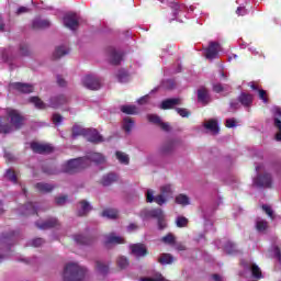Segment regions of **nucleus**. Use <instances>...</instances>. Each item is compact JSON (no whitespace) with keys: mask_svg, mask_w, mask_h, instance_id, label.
Wrapping results in <instances>:
<instances>
[{"mask_svg":"<svg viewBox=\"0 0 281 281\" xmlns=\"http://www.w3.org/2000/svg\"><path fill=\"white\" fill-rule=\"evenodd\" d=\"M87 212H91V204L87 201H81L80 202V211H79V216H85Z\"/></svg>","mask_w":281,"mask_h":281,"instance_id":"obj_38","label":"nucleus"},{"mask_svg":"<svg viewBox=\"0 0 281 281\" xmlns=\"http://www.w3.org/2000/svg\"><path fill=\"white\" fill-rule=\"evenodd\" d=\"M4 157H5V159H8V161H14V156L10 153H5Z\"/></svg>","mask_w":281,"mask_h":281,"instance_id":"obj_62","label":"nucleus"},{"mask_svg":"<svg viewBox=\"0 0 281 281\" xmlns=\"http://www.w3.org/2000/svg\"><path fill=\"white\" fill-rule=\"evenodd\" d=\"M198 100L202 102V104H207V102H210V94L207 93V89L200 88L198 90Z\"/></svg>","mask_w":281,"mask_h":281,"instance_id":"obj_24","label":"nucleus"},{"mask_svg":"<svg viewBox=\"0 0 281 281\" xmlns=\"http://www.w3.org/2000/svg\"><path fill=\"white\" fill-rule=\"evenodd\" d=\"M260 168L262 167H256L257 178L252 180L254 186H256L257 188H271V175L265 173L263 176H260Z\"/></svg>","mask_w":281,"mask_h":281,"instance_id":"obj_6","label":"nucleus"},{"mask_svg":"<svg viewBox=\"0 0 281 281\" xmlns=\"http://www.w3.org/2000/svg\"><path fill=\"white\" fill-rule=\"evenodd\" d=\"M204 128H206V131H210L212 135H218V132L221 131L217 120L207 121L206 123H204Z\"/></svg>","mask_w":281,"mask_h":281,"instance_id":"obj_21","label":"nucleus"},{"mask_svg":"<svg viewBox=\"0 0 281 281\" xmlns=\"http://www.w3.org/2000/svg\"><path fill=\"white\" fill-rule=\"evenodd\" d=\"M97 271L104 276L105 273H109V266L104 265L102 261H97Z\"/></svg>","mask_w":281,"mask_h":281,"instance_id":"obj_42","label":"nucleus"},{"mask_svg":"<svg viewBox=\"0 0 281 281\" xmlns=\"http://www.w3.org/2000/svg\"><path fill=\"white\" fill-rule=\"evenodd\" d=\"M216 246L218 247V249L223 247L226 254H236V245L232 241H226L225 245H221V240H218L216 241Z\"/></svg>","mask_w":281,"mask_h":281,"instance_id":"obj_23","label":"nucleus"},{"mask_svg":"<svg viewBox=\"0 0 281 281\" xmlns=\"http://www.w3.org/2000/svg\"><path fill=\"white\" fill-rule=\"evenodd\" d=\"M29 54V49H27V45L23 44L20 46V56H27Z\"/></svg>","mask_w":281,"mask_h":281,"instance_id":"obj_53","label":"nucleus"},{"mask_svg":"<svg viewBox=\"0 0 281 281\" xmlns=\"http://www.w3.org/2000/svg\"><path fill=\"white\" fill-rule=\"evenodd\" d=\"M176 111L180 117H189L190 116V111H188V109L178 108V109H176Z\"/></svg>","mask_w":281,"mask_h":281,"instance_id":"obj_50","label":"nucleus"},{"mask_svg":"<svg viewBox=\"0 0 281 281\" xmlns=\"http://www.w3.org/2000/svg\"><path fill=\"white\" fill-rule=\"evenodd\" d=\"M213 90L215 93H221V91H223V86L221 83L214 85Z\"/></svg>","mask_w":281,"mask_h":281,"instance_id":"obj_61","label":"nucleus"},{"mask_svg":"<svg viewBox=\"0 0 281 281\" xmlns=\"http://www.w3.org/2000/svg\"><path fill=\"white\" fill-rule=\"evenodd\" d=\"M85 168H89V162H86L83 158H75L64 164L63 172H78V170H85Z\"/></svg>","mask_w":281,"mask_h":281,"instance_id":"obj_4","label":"nucleus"},{"mask_svg":"<svg viewBox=\"0 0 281 281\" xmlns=\"http://www.w3.org/2000/svg\"><path fill=\"white\" fill-rule=\"evenodd\" d=\"M142 216H144V218H157L159 229H166V227H168V224L166 223V215L161 209L143 211Z\"/></svg>","mask_w":281,"mask_h":281,"instance_id":"obj_3","label":"nucleus"},{"mask_svg":"<svg viewBox=\"0 0 281 281\" xmlns=\"http://www.w3.org/2000/svg\"><path fill=\"white\" fill-rule=\"evenodd\" d=\"M138 226L135 223H132L127 226V232H137Z\"/></svg>","mask_w":281,"mask_h":281,"instance_id":"obj_59","label":"nucleus"},{"mask_svg":"<svg viewBox=\"0 0 281 281\" xmlns=\"http://www.w3.org/2000/svg\"><path fill=\"white\" fill-rule=\"evenodd\" d=\"M271 111L274 116V126L279 131L276 135V139L277 142H281V109L279 106H273Z\"/></svg>","mask_w":281,"mask_h":281,"instance_id":"obj_10","label":"nucleus"},{"mask_svg":"<svg viewBox=\"0 0 281 281\" xmlns=\"http://www.w3.org/2000/svg\"><path fill=\"white\" fill-rule=\"evenodd\" d=\"M177 227H186L188 225V218L183 216H178L176 220Z\"/></svg>","mask_w":281,"mask_h":281,"instance_id":"obj_48","label":"nucleus"},{"mask_svg":"<svg viewBox=\"0 0 281 281\" xmlns=\"http://www.w3.org/2000/svg\"><path fill=\"white\" fill-rule=\"evenodd\" d=\"M134 126H135V122H133L131 117H125L123 120V130L125 131V133H131Z\"/></svg>","mask_w":281,"mask_h":281,"instance_id":"obj_31","label":"nucleus"},{"mask_svg":"<svg viewBox=\"0 0 281 281\" xmlns=\"http://www.w3.org/2000/svg\"><path fill=\"white\" fill-rule=\"evenodd\" d=\"M124 244V239L115 233H111L110 235H105L104 245L109 247V245H122Z\"/></svg>","mask_w":281,"mask_h":281,"instance_id":"obj_16","label":"nucleus"},{"mask_svg":"<svg viewBox=\"0 0 281 281\" xmlns=\"http://www.w3.org/2000/svg\"><path fill=\"white\" fill-rule=\"evenodd\" d=\"M65 117H63V115L55 113L52 116V122L53 124H55V126H60V124H63Z\"/></svg>","mask_w":281,"mask_h":281,"instance_id":"obj_45","label":"nucleus"},{"mask_svg":"<svg viewBox=\"0 0 281 281\" xmlns=\"http://www.w3.org/2000/svg\"><path fill=\"white\" fill-rule=\"evenodd\" d=\"M176 203L178 205H190V198H188V195L186 194H179L176 196Z\"/></svg>","mask_w":281,"mask_h":281,"instance_id":"obj_35","label":"nucleus"},{"mask_svg":"<svg viewBox=\"0 0 281 281\" xmlns=\"http://www.w3.org/2000/svg\"><path fill=\"white\" fill-rule=\"evenodd\" d=\"M9 89H15L16 91H20L21 93H32V91H34V86H32L30 83L15 82V83H11L9 86Z\"/></svg>","mask_w":281,"mask_h":281,"instance_id":"obj_13","label":"nucleus"},{"mask_svg":"<svg viewBox=\"0 0 281 281\" xmlns=\"http://www.w3.org/2000/svg\"><path fill=\"white\" fill-rule=\"evenodd\" d=\"M122 113H126V115H137L139 110L135 105H122L121 106Z\"/></svg>","mask_w":281,"mask_h":281,"instance_id":"obj_29","label":"nucleus"},{"mask_svg":"<svg viewBox=\"0 0 281 281\" xmlns=\"http://www.w3.org/2000/svg\"><path fill=\"white\" fill-rule=\"evenodd\" d=\"M131 251L136 258H142L146 256V246L144 244H134L131 246Z\"/></svg>","mask_w":281,"mask_h":281,"instance_id":"obj_20","label":"nucleus"},{"mask_svg":"<svg viewBox=\"0 0 281 281\" xmlns=\"http://www.w3.org/2000/svg\"><path fill=\"white\" fill-rule=\"evenodd\" d=\"M69 54V48L67 45L57 46L53 56L54 58H63V56H67Z\"/></svg>","mask_w":281,"mask_h":281,"instance_id":"obj_25","label":"nucleus"},{"mask_svg":"<svg viewBox=\"0 0 281 281\" xmlns=\"http://www.w3.org/2000/svg\"><path fill=\"white\" fill-rule=\"evenodd\" d=\"M50 22L48 20H43L41 18H37L33 21V27L35 30H41L43 27H49Z\"/></svg>","mask_w":281,"mask_h":281,"instance_id":"obj_28","label":"nucleus"},{"mask_svg":"<svg viewBox=\"0 0 281 281\" xmlns=\"http://www.w3.org/2000/svg\"><path fill=\"white\" fill-rule=\"evenodd\" d=\"M57 82H58L59 87H65V79L57 77Z\"/></svg>","mask_w":281,"mask_h":281,"instance_id":"obj_63","label":"nucleus"},{"mask_svg":"<svg viewBox=\"0 0 281 281\" xmlns=\"http://www.w3.org/2000/svg\"><path fill=\"white\" fill-rule=\"evenodd\" d=\"M24 211L22 214L27 215V214H36L38 212V206L36 204L30 202L25 206H23Z\"/></svg>","mask_w":281,"mask_h":281,"instance_id":"obj_30","label":"nucleus"},{"mask_svg":"<svg viewBox=\"0 0 281 281\" xmlns=\"http://www.w3.org/2000/svg\"><path fill=\"white\" fill-rule=\"evenodd\" d=\"M85 133V137L88 139V142H91L92 144H100V142H102V136H100L97 130L88 128Z\"/></svg>","mask_w":281,"mask_h":281,"instance_id":"obj_15","label":"nucleus"},{"mask_svg":"<svg viewBox=\"0 0 281 281\" xmlns=\"http://www.w3.org/2000/svg\"><path fill=\"white\" fill-rule=\"evenodd\" d=\"M88 131V128H83L82 126L79 125H75L72 127V137H80V135H82V137H85L86 132Z\"/></svg>","mask_w":281,"mask_h":281,"instance_id":"obj_33","label":"nucleus"},{"mask_svg":"<svg viewBox=\"0 0 281 281\" xmlns=\"http://www.w3.org/2000/svg\"><path fill=\"white\" fill-rule=\"evenodd\" d=\"M102 216L104 218H117V210H115V209H105L102 212Z\"/></svg>","mask_w":281,"mask_h":281,"instance_id":"obj_39","label":"nucleus"},{"mask_svg":"<svg viewBox=\"0 0 281 281\" xmlns=\"http://www.w3.org/2000/svg\"><path fill=\"white\" fill-rule=\"evenodd\" d=\"M85 162L88 164V166H91V164H94L95 166H102L105 164L106 158H104V155L101 153L90 151L87 154L86 157H82Z\"/></svg>","mask_w":281,"mask_h":281,"instance_id":"obj_8","label":"nucleus"},{"mask_svg":"<svg viewBox=\"0 0 281 281\" xmlns=\"http://www.w3.org/2000/svg\"><path fill=\"white\" fill-rule=\"evenodd\" d=\"M236 14H238V16H245V14H247V9H245V7H238Z\"/></svg>","mask_w":281,"mask_h":281,"instance_id":"obj_56","label":"nucleus"},{"mask_svg":"<svg viewBox=\"0 0 281 281\" xmlns=\"http://www.w3.org/2000/svg\"><path fill=\"white\" fill-rule=\"evenodd\" d=\"M221 49V44L217 42H210L209 46L204 48V57L207 60H215V58H218V53Z\"/></svg>","mask_w":281,"mask_h":281,"instance_id":"obj_7","label":"nucleus"},{"mask_svg":"<svg viewBox=\"0 0 281 281\" xmlns=\"http://www.w3.org/2000/svg\"><path fill=\"white\" fill-rule=\"evenodd\" d=\"M259 98H260V100H262V102H263L265 104H267V102H268V100H267V91H265V90H259Z\"/></svg>","mask_w":281,"mask_h":281,"instance_id":"obj_55","label":"nucleus"},{"mask_svg":"<svg viewBox=\"0 0 281 281\" xmlns=\"http://www.w3.org/2000/svg\"><path fill=\"white\" fill-rule=\"evenodd\" d=\"M36 189L40 192H52L54 190V187L49 183L40 182L36 184Z\"/></svg>","mask_w":281,"mask_h":281,"instance_id":"obj_40","label":"nucleus"},{"mask_svg":"<svg viewBox=\"0 0 281 281\" xmlns=\"http://www.w3.org/2000/svg\"><path fill=\"white\" fill-rule=\"evenodd\" d=\"M30 102L34 104L35 109H47V104H45L38 97H32Z\"/></svg>","mask_w":281,"mask_h":281,"instance_id":"obj_37","label":"nucleus"},{"mask_svg":"<svg viewBox=\"0 0 281 281\" xmlns=\"http://www.w3.org/2000/svg\"><path fill=\"white\" fill-rule=\"evenodd\" d=\"M239 102H241L243 106H251V102H254V95L243 92L239 95Z\"/></svg>","mask_w":281,"mask_h":281,"instance_id":"obj_27","label":"nucleus"},{"mask_svg":"<svg viewBox=\"0 0 281 281\" xmlns=\"http://www.w3.org/2000/svg\"><path fill=\"white\" fill-rule=\"evenodd\" d=\"M246 269H250L252 277L256 278L257 280H260L262 278V270H260V267L254 262L249 263H243Z\"/></svg>","mask_w":281,"mask_h":281,"instance_id":"obj_22","label":"nucleus"},{"mask_svg":"<svg viewBox=\"0 0 281 281\" xmlns=\"http://www.w3.org/2000/svg\"><path fill=\"white\" fill-rule=\"evenodd\" d=\"M12 58H14V50L11 47L1 49V63L12 65Z\"/></svg>","mask_w":281,"mask_h":281,"instance_id":"obj_19","label":"nucleus"},{"mask_svg":"<svg viewBox=\"0 0 281 281\" xmlns=\"http://www.w3.org/2000/svg\"><path fill=\"white\" fill-rule=\"evenodd\" d=\"M108 56H109V61L112 65H120V63H122V60H123L122 52H120L115 48H110L108 50Z\"/></svg>","mask_w":281,"mask_h":281,"instance_id":"obj_12","label":"nucleus"},{"mask_svg":"<svg viewBox=\"0 0 281 281\" xmlns=\"http://www.w3.org/2000/svg\"><path fill=\"white\" fill-rule=\"evenodd\" d=\"M64 25L72 32L78 30V25H80V16H78L76 13H67L64 16Z\"/></svg>","mask_w":281,"mask_h":281,"instance_id":"obj_9","label":"nucleus"},{"mask_svg":"<svg viewBox=\"0 0 281 281\" xmlns=\"http://www.w3.org/2000/svg\"><path fill=\"white\" fill-rule=\"evenodd\" d=\"M74 240L77 245H89V238L85 235H75Z\"/></svg>","mask_w":281,"mask_h":281,"instance_id":"obj_41","label":"nucleus"},{"mask_svg":"<svg viewBox=\"0 0 281 281\" xmlns=\"http://www.w3.org/2000/svg\"><path fill=\"white\" fill-rule=\"evenodd\" d=\"M116 159L120 161V164H128L130 161L128 155L122 151H116Z\"/></svg>","mask_w":281,"mask_h":281,"instance_id":"obj_44","label":"nucleus"},{"mask_svg":"<svg viewBox=\"0 0 281 281\" xmlns=\"http://www.w3.org/2000/svg\"><path fill=\"white\" fill-rule=\"evenodd\" d=\"M65 102H67V99L65 98V95L55 97L50 99L49 106L52 109H58L60 104H65Z\"/></svg>","mask_w":281,"mask_h":281,"instance_id":"obj_26","label":"nucleus"},{"mask_svg":"<svg viewBox=\"0 0 281 281\" xmlns=\"http://www.w3.org/2000/svg\"><path fill=\"white\" fill-rule=\"evenodd\" d=\"M161 240L165 245H175V235L169 233L167 236L162 237Z\"/></svg>","mask_w":281,"mask_h":281,"instance_id":"obj_49","label":"nucleus"},{"mask_svg":"<svg viewBox=\"0 0 281 281\" xmlns=\"http://www.w3.org/2000/svg\"><path fill=\"white\" fill-rule=\"evenodd\" d=\"M59 223L56 217L48 218L45 222H36L38 229H52V227H58Z\"/></svg>","mask_w":281,"mask_h":281,"instance_id":"obj_14","label":"nucleus"},{"mask_svg":"<svg viewBox=\"0 0 281 281\" xmlns=\"http://www.w3.org/2000/svg\"><path fill=\"white\" fill-rule=\"evenodd\" d=\"M119 82H128L131 80V75L126 70H119L116 74Z\"/></svg>","mask_w":281,"mask_h":281,"instance_id":"obj_36","label":"nucleus"},{"mask_svg":"<svg viewBox=\"0 0 281 281\" xmlns=\"http://www.w3.org/2000/svg\"><path fill=\"white\" fill-rule=\"evenodd\" d=\"M256 227L259 232H265V229H267L268 224L267 221L262 220V218H257L256 221Z\"/></svg>","mask_w":281,"mask_h":281,"instance_id":"obj_43","label":"nucleus"},{"mask_svg":"<svg viewBox=\"0 0 281 281\" xmlns=\"http://www.w3.org/2000/svg\"><path fill=\"white\" fill-rule=\"evenodd\" d=\"M31 148L34 153H38L40 155L52 153V150L54 149L52 145L42 143H32Z\"/></svg>","mask_w":281,"mask_h":281,"instance_id":"obj_11","label":"nucleus"},{"mask_svg":"<svg viewBox=\"0 0 281 281\" xmlns=\"http://www.w3.org/2000/svg\"><path fill=\"white\" fill-rule=\"evenodd\" d=\"M56 203L57 205H65V203H67V196L61 195L59 198H56Z\"/></svg>","mask_w":281,"mask_h":281,"instance_id":"obj_54","label":"nucleus"},{"mask_svg":"<svg viewBox=\"0 0 281 281\" xmlns=\"http://www.w3.org/2000/svg\"><path fill=\"white\" fill-rule=\"evenodd\" d=\"M262 210L270 218H273V210H271V206L265 204L262 205Z\"/></svg>","mask_w":281,"mask_h":281,"instance_id":"obj_52","label":"nucleus"},{"mask_svg":"<svg viewBox=\"0 0 281 281\" xmlns=\"http://www.w3.org/2000/svg\"><path fill=\"white\" fill-rule=\"evenodd\" d=\"M148 102H150V94H146V95H144L140 99L137 100V103L140 106H144V104H148Z\"/></svg>","mask_w":281,"mask_h":281,"instance_id":"obj_51","label":"nucleus"},{"mask_svg":"<svg viewBox=\"0 0 281 281\" xmlns=\"http://www.w3.org/2000/svg\"><path fill=\"white\" fill-rule=\"evenodd\" d=\"M172 198V186L165 184L160 188V194L155 196V191L151 189L146 192V201L147 203H157V205H164L168 203V199Z\"/></svg>","mask_w":281,"mask_h":281,"instance_id":"obj_1","label":"nucleus"},{"mask_svg":"<svg viewBox=\"0 0 281 281\" xmlns=\"http://www.w3.org/2000/svg\"><path fill=\"white\" fill-rule=\"evenodd\" d=\"M148 121L151 122L153 124H159L160 128L162 131H170V124L161 122V119L157 114H149Z\"/></svg>","mask_w":281,"mask_h":281,"instance_id":"obj_18","label":"nucleus"},{"mask_svg":"<svg viewBox=\"0 0 281 281\" xmlns=\"http://www.w3.org/2000/svg\"><path fill=\"white\" fill-rule=\"evenodd\" d=\"M115 181H117V176L115 173H109L102 179L103 186H111V183H115Z\"/></svg>","mask_w":281,"mask_h":281,"instance_id":"obj_32","label":"nucleus"},{"mask_svg":"<svg viewBox=\"0 0 281 281\" xmlns=\"http://www.w3.org/2000/svg\"><path fill=\"white\" fill-rule=\"evenodd\" d=\"M25 12H30V9H27V7H20L16 10V14H25Z\"/></svg>","mask_w":281,"mask_h":281,"instance_id":"obj_60","label":"nucleus"},{"mask_svg":"<svg viewBox=\"0 0 281 281\" xmlns=\"http://www.w3.org/2000/svg\"><path fill=\"white\" fill-rule=\"evenodd\" d=\"M43 243H44L43 238H36V239H33L32 245L33 247H41Z\"/></svg>","mask_w":281,"mask_h":281,"instance_id":"obj_58","label":"nucleus"},{"mask_svg":"<svg viewBox=\"0 0 281 281\" xmlns=\"http://www.w3.org/2000/svg\"><path fill=\"white\" fill-rule=\"evenodd\" d=\"M158 261L160 262V265H172V262L175 261V258L171 257L170 254H162Z\"/></svg>","mask_w":281,"mask_h":281,"instance_id":"obj_34","label":"nucleus"},{"mask_svg":"<svg viewBox=\"0 0 281 281\" xmlns=\"http://www.w3.org/2000/svg\"><path fill=\"white\" fill-rule=\"evenodd\" d=\"M179 104H181V99H179V98L167 99L161 102L160 109L166 111L168 109H175V106H179Z\"/></svg>","mask_w":281,"mask_h":281,"instance_id":"obj_17","label":"nucleus"},{"mask_svg":"<svg viewBox=\"0 0 281 281\" xmlns=\"http://www.w3.org/2000/svg\"><path fill=\"white\" fill-rule=\"evenodd\" d=\"M81 82L83 87L90 89V91H98V89L102 87V79L95 75H86Z\"/></svg>","mask_w":281,"mask_h":281,"instance_id":"obj_5","label":"nucleus"},{"mask_svg":"<svg viewBox=\"0 0 281 281\" xmlns=\"http://www.w3.org/2000/svg\"><path fill=\"white\" fill-rule=\"evenodd\" d=\"M213 280L214 281H223V277L218 276V274H214L213 276Z\"/></svg>","mask_w":281,"mask_h":281,"instance_id":"obj_64","label":"nucleus"},{"mask_svg":"<svg viewBox=\"0 0 281 281\" xmlns=\"http://www.w3.org/2000/svg\"><path fill=\"white\" fill-rule=\"evenodd\" d=\"M236 126V121L234 119L226 120V127L234 128Z\"/></svg>","mask_w":281,"mask_h":281,"instance_id":"obj_57","label":"nucleus"},{"mask_svg":"<svg viewBox=\"0 0 281 281\" xmlns=\"http://www.w3.org/2000/svg\"><path fill=\"white\" fill-rule=\"evenodd\" d=\"M4 177L12 183H16V173H14V171H12L11 169L7 170Z\"/></svg>","mask_w":281,"mask_h":281,"instance_id":"obj_46","label":"nucleus"},{"mask_svg":"<svg viewBox=\"0 0 281 281\" xmlns=\"http://www.w3.org/2000/svg\"><path fill=\"white\" fill-rule=\"evenodd\" d=\"M86 269L78 263H67L64 270V281H85Z\"/></svg>","mask_w":281,"mask_h":281,"instance_id":"obj_2","label":"nucleus"},{"mask_svg":"<svg viewBox=\"0 0 281 281\" xmlns=\"http://www.w3.org/2000/svg\"><path fill=\"white\" fill-rule=\"evenodd\" d=\"M117 266L120 269H126L128 267V259L126 257H119Z\"/></svg>","mask_w":281,"mask_h":281,"instance_id":"obj_47","label":"nucleus"}]
</instances>
